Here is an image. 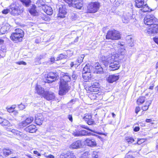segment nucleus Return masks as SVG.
Masks as SVG:
<instances>
[{"label":"nucleus","instance_id":"obj_1","mask_svg":"<svg viewBox=\"0 0 158 158\" xmlns=\"http://www.w3.org/2000/svg\"><path fill=\"white\" fill-rule=\"evenodd\" d=\"M117 55L111 54L110 52H106V54L100 57V60L102 63L106 66L109 65L110 69L111 71H114L118 69L120 66L118 58Z\"/></svg>","mask_w":158,"mask_h":158},{"label":"nucleus","instance_id":"obj_2","mask_svg":"<svg viewBox=\"0 0 158 158\" xmlns=\"http://www.w3.org/2000/svg\"><path fill=\"white\" fill-rule=\"evenodd\" d=\"M23 36V31L20 29H17L15 30V32L11 34L10 39L15 43H18L22 41Z\"/></svg>","mask_w":158,"mask_h":158},{"label":"nucleus","instance_id":"obj_3","mask_svg":"<svg viewBox=\"0 0 158 158\" xmlns=\"http://www.w3.org/2000/svg\"><path fill=\"white\" fill-rule=\"evenodd\" d=\"M93 69V67L89 64H86L83 69L82 73V77L88 81H90L91 80V73L92 72Z\"/></svg>","mask_w":158,"mask_h":158},{"label":"nucleus","instance_id":"obj_4","mask_svg":"<svg viewBox=\"0 0 158 158\" xmlns=\"http://www.w3.org/2000/svg\"><path fill=\"white\" fill-rule=\"evenodd\" d=\"M100 6V3L98 1L91 2L87 6V12L89 13H95L99 10Z\"/></svg>","mask_w":158,"mask_h":158},{"label":"nucleus","instance_id":"obj_5","mask_svg":"<svg viewBox=\"0 0 158 158\" xmlns=\"http://www.w3.org/2000/svg\"><path fill=\"white\" fill-rule=\"evenodd\" d=\"M9 7V12L12 15L14 16L20 15L24 10L23 8L19 7L18 5L15 3H12Z\"/></svg>","mask_w":158,"mask_h":158},{"label":"nucleus","instance_id":"obj_6","mask_svg":"<svg viewBox=\"0 0 158 158\" xmlns=\"http://www.w3.org/2000/svg\"><path fill=\"white\" fill-rule=\"evenodd\" d=\"M70 87L68 83L64 81H60L59 94L60 95H63L67 93L70 89Z\"/></svg>","mask_w":158,"mask_h":158},{"label":"nucleus","instance_id":"obj_7","mask_svg":"<svg viewBox=\"0 0 158 158\" xmlns=\"http://www.w3.org/2000/svg\"><path fill=\"white\" fill-rule=\"evenodd\" d=\"M106 38L112 40H117L120 38V34L118 31L114 29L110 30L107 32Z\"/></svg>","mask_w":158,"mask_h":158},{"label":"nucleus","instance_id":"obj_8","mask_svg":"<svg viewBox=\"0 0 158 158\" xmlns=\"http://www.w3.org/2000/svg\"><path fill=\"white\" fill-rule=\"evenodd\" d=\"M143 20L145 25L150 26L154 23L158 22V19L152 14L147 15L144 18Z\"/></svg>","mask_w":158,"mask_h":158},{"label":"nucleus","instance_id":"obj_9","mask_svg":"<svg viewBox=\"0 0 158 158\" xmlns=\"http://www.w3.org/2000/svg\"><path fill=\"white\" fill-rule=\"evenodd\" d=\"M45 76L46 77V82L47 81L48 83L53 82L58 77L57 73L52 72L49 73L47 75H45Z\"/></svg>","mask_w":158,"mask_h":158},{"label":"nucleus","instance_id":"obj_10","mask_svg":"<svg viewBox=\"0 0 158 158\" xmlns=\"http://www.w3.org/2000/svg\"><path fill=\"white\" fill-rule=\"evenodd\" d=\"M147 31V33L149 35L158 33V24H153L150 26Z\"/></svg>","mask_w":158,"mask_h":158},{"label":"nucleus","instance_id":"obj_11","mask_svg":"<svg viewBox=\"0 0 158 158\" xmlns=\"http://www.w3.org/2000/svg\"><path fill=\"white\" fill-rule=\"evenodd\" d=\"M132 12L131 10L128 12L124 13L122 17L123 22L125 23H127L129 22L130 19L132 18Z\"/></svg>","mask_w":158,"mask_h":158},{"label":"nucleus","instance_id":"obj_12","mask_svg":"<svg viewBox=\"0 0 158 158\" xmlns=\"http://www.w3.org/2000/svg\"><path fill=\"white\" fill-rule=\"evenodd\" d=\"M99 87V84L97 81H94L91 83V85L88 87L86 90L88 93L90 92H96L98 90V88Z\"/></svg>","mask_w":158,"mask_h":158},{"label":"nucleus","instance_id":"obj_13","mask_svg":"<svg viewBox=\"0 0 158 158\" xmlns=\"http://www.w3.org/2000/svg\"><path fill=\"white\" fill-rule=\"evenodd\" d=\"M92 117L90 114H85L83 118V119L89 125L95 124V122L92 119Z\"/></svg>","mask_w":158,"mask_h":158},{"label":"nucleus","instance_id":"obj_14","mask_svg":"<svg viewBox=\"0 0 158 158\" xmlns=\"http://www.w3.org/2000/svg\"><path fill=\"white\" fill-rule=\"evenodd\" d=\"M43 97L48 101H50L54 99L55 98V95L54 93L53 92L46 90L44 92Z\"/></svg>","mask_w":158,"mask_h":158},{"label":"nucleus","instance_id":"obj_15","mask_svg":"<svg viewBox=\"0 0 158 158\" xmlns=\"http://www.w3.org/2000/svg\"><path fill=\"white\" fill-rule=\"evenodd\" d=\"M66 14L65 6L60 5L59 8L58 17L61 18H63L65 17Z\"/></svg>","mask_w":158,"mask_h":158},{"label":"nucleus","instance_id":"obj_16","mask_svg":"<svg viewBox=\"0 0 158 158\" xmlns=\"http://www.w3.org/2000/svg\"><path fill=\"white\" fill-rule=\"evenodd\" d=\"M79 0H73L70 5V6L79 9H81L83 6L82 2H80Z\"/></svg>","mask_w":158,"mask_h":158},{"label":"nucleus","instance_id":"obj_17","mask_svg":"<svg viewBox=\"0 0 158 158\" xmlns=\"http://www.w3.org/2000/svg\"><path fill=\"white\" fill-rule=\"evenodd\" d=\"M44 120V117L41 114H38L35 116V123L38 125H42Z\"/></svg>","mask_w":158,"mask_h":158},{"label":"nucleus","instance_id":"obj_18","mask_svg":"<svg viewBox=\"0 0 158 158\" xmlns=\"http://www.w3.org/2000/svg\"><path fill=\"white\" fill-rule=\"evenodd\" d=\"M35 91L37 94L43 97L44 94V92L46 90H44L40 85H37L35 87Z\"/></svg>","mask_w":158,"mask_h":158},{"label":"nucleus","instance_id":"obj_19","mask_svg":"<svg viewBox=\"0 0 158 158\" xmlns=\"http://www.w3.org/2000/svg\"><path fill=\"white\" fill-rule=\"evenodd\" d=\"M81 146V141L78 140L73 142L69 146L70 149H75L80 148Z\"/></svg>","mask_w":158,"mask_h":158},{"label":"nucleus","instance_id":"obj_20","mask_svg":"<svg viewBox=\"0 0 158 158\" xmlns=\"http://www.w3.org/2000/svg\"><path fill=\"white\" fill-rule=\"evenodd\" d=\"M60 158H76V157L73 153L68 152L66 153H63L61 154Z\"/></svg>","mask_w":158,"mask_h":158},{"label":"nucleus","instance_id":"obj_21","mask_svg":"<svg viewBox=\"0 0 158 158\" xmlns=\"http://www.w3.org/2000/svg\"><path fill=\"white\" fill-rule=\"evenodd\" d=\"M118 46L119 48L118 50V53L119 55H124L126 52V50L124 48L123 44L120 42H118Z\"/></svg>","mask_w":158,"mask_h":158},{"label":"nucleus","instance_id":"obj_22","mask_svg":"<svg viewBox=\"0 0 158 158\" xmlns=\"http://www.w3.org/2000/svg\"><path fill=\"white\" fill-rule=\"evenodd\" d=\"M42 9L48 15H51L53 13V10L52 8L48 6L44 5L43 6Z\"/></svg>","mask_w":158,"mask_h":158},{"label":"nucleus","instance_id":"obj_23","mask_svg":"<svg viewBox=\"0 0 158 158\" xmlns=\"http://www.w3.org/2000/svg\"><path fill=\"white\" fill-rule=\"evenodd\" d=\"M119 78L118 75H110L108 77L107 81L110 83H112L118 80Z\"/></svg>","mask_w":158,"mask_h":158},{"label":"nucleus","instance_id":"obj_24","mask_svg":"<svg viewBox=\"0 0 158 158\" xmlns=\"http://www.w3.org/2000/svg\"><path fill=\"white\" fill-rule=\"evenodd\" d=\"M85 143L90 147H94L96 145V143L94 139H87L85 141Z\"/></svg>","mask_w":158,"mask_h":158},{"label":"nucleus","instance_id":"obj_25","mask_svg":"<svg viewBox=\"0 0 158 158\" xmlns=\"http://www.w3.org/2000/svg\"><path fill=\"white\" fill-rule=\"evenodd\" d=\"M10 28V26L8 24H6L2 27L0 30V33L3 34L9 31Z\"/></svg>","mask_w":158,"mask_h":158},{"label":"nucleus","instance_id":"obj_26","mask_svg":"<svg viewBox=\"0 0 158 158\" xmlns=\"http://www.w3.org/2000/svg\"><path fill=\"white\" fill-rule=\"evenodd\" d=\"M25 130L27 132L33 133L36 131V129L35 126L34 125H31L26 127L25 128Z\"/></svg>","mask_w":158,"mask_h":158},{"label":"nucleus","instance_id":"obj_27","mask_svg":"<svg viewBox=\"0 0 158 158\" xmlns=\"http://www.w3.org/2000/svg\"><path fill=\"white\" fill-rule=\"evenodd\" d=\"M103 69L99 64H97L95 67L94 73L96 74H101L103 72Z\"/></svg>","mask_w":158,"mask_h":158},{"label":"nucleus","instance_id":"obj_28","mask_svg":"<svg viewBox=\"0 0 158 158\" xmlns=\"http://www.w3.org/2000/svg\"><path fill=\"white\" fill-rule=\"evenodd\" d=\"M40 20L42 21V23H44L45 22H48L50 19L49 17L47 15L42 14L41 15L40 18Z\"/></svg>","mask_w":158,"mask_h":158},{"label":"nucleus","instance_id":"obj_29","mask_svg":"<svg viewBox=\"0 0 158 158\" xmlns=\"http://www.w3.org/2000/svg\"><path fill=\"white\" fill-rule=\"evenodd\" d=\"M2 152L3 155L6 156H7L13 153L12 150L8 148L4 149Z\"/></svg>","mask_w":158,"mask_h":158},{"label":"nucleus","instance_id":"obj_30","mask_svg":"<svg viewBox=\"0 0 158 158\" xmlns=\"http://www.w3.org/2000/svg\"><path fill=\"white\" fill-rule=\"evenodd\" d=\"M46 54H43L35 58V62L36 64L41 63L40 60L46 57Z\"/></svg>","mask_w":158,"mask_h":158},{"label":"nucleus","instance_id":"obj_31","mask_svg":"<svg viewBox=\"0 0 158 158\" xmlns=\"http://www.w3.org/2000/svg\"><path fill=\"white\" fill-rule=\"evenodd\" d=\"M126 40L128 44V45L130 47H132L134 45L133 40L130 35H128L126 37Z\"/></svg>","mask_w":158,"mask_h":158},{"label":"nucleus","instance_id":"obj_32","mask_svg":"<svg viewBox=\"0 0 158 158\" xmlns=\"http://www.w3.org/2000/svg\"><path fill=\"white\" fill-rule=\"evenodd\" d=\"M136 6L139 8L142 7L144 4L143 0H135Z\"/></svg>","mask_w":158,"mask_h":158},{"label":"nucleus","instance_id":"obj_33","mask_svg":"<svg viewBox=\"0 0 158 158\" xmlns=\"http://www.w3.org/2000/svg\"><path fill=\"white\" fill-rule=\"evenodd\" d=\"M70 76L68 74H65L61 79H60V81H66V83H67L70 82Z\"/></svg>","mask_w":158,"mask_h":158},{"label":"nucleus","instance_id":"obj_34","mask_svg":"<svg viewBox=\"0 0 158 158\" xmlns=\"http://www.w3.org/2000/svg\"><path fill=\"white\" fill-rule=\"evenodd\" d=\"M36 8V6L34 5H33L29 10V13L33 15H35L37 13Z\"/></svg>","mask_w":158,"mask_h":158},{"label":"nucleus","instance_id":"obj_35","mask_svg":"<svg viewBox=\"0 0 158 158\" xmlns=\"http://www.w3.org/2000/svg\"><path fill=\"white\" fill-rule=\"evenodd\" d=\"M68 56V54H60L56 58V60L58 61L64 59H66Z\"/></svg>","mask_w":158,"mask_h":158},{"label":"nucleus","instance_id":"obj_36","mask_svg":"<svg viewBox=\"0 0 158 158\" xmlns=\"http://www.w3.org/2000/svg\"><path fill=\"white\" fill-rule=\"evenodd\" d=\"M23 5L26 7L28 6L31 3V0H20Z\"/></svg>","mask_w":158,"mask_h":158},{"label":"nucleus","instance_id":"obj_37","mask_svg":"<svg viewBox=\"0 0 158 158\" xmlns=\"http://www.w3.org/2000/svg\"><path fill=\"white\" fill-rule=\"evenodd\" d=\"M151 103V101H147L146 103V105L142 107V109L143 111H146L149 108V106L150 105Z\"/></svg>","mask_w":158,"mask_h":158},{"label":"nucleus","instance_id":"obj_38","mask_svg":"<svg viewBox=\"0 0 158 158\" xmlns=\"http://www.w3.org/2000/svg\"><path fill=\"white\" fill-rule=\"evenodd\" d=\"M84 56H85L83 55L78 57L76 61H75L77 63H78V65H79L80 63L82 62Z\"/></svg>","mask_w":158,"mask_h":158},{"label":"nucleus","instance_id":"obj_39","mask_svg":"<svg viewBox=\"0 0 158 158\" xmlns=\"http://www.w3.org/2000/svg\"><path fill=\"white\" fill-rule=\"evenodd\" d=\"M125 140L128 143H132L134 141V139L132 137L130 136L126 137Z\"/></svg>","mask_w":158,"mask_h":158},{"label":"nucleus","instance_id":"obj_40","mask_svg":"<svg viewBox=\"0 0 158 158\" xmlns=\"http://www.w3.org/2000/svg\"><path fill=\"white\" fill-rule=\"evenodd\" d=\"M12 132L15 135H19L21 137H23V133L17 130L13 129L12 130Z\"/></svg>","mask_w":158,"mask_h":158},{"label":"nucleus","instance_id":"obj_41","mask_svg":"<svg viewBox=\"0 0 158 158\" xmlns=\"http://www.w3.org/2000/svg\"><path fill=\"white\" fill-rule=\"evenodd\" d=\"M145 97H139L137 100V102L138 104H141L143 103L145 100Z\"/></svg>","mask_w":158,"mask_h":158},{"label":"nucleus","instance_id":"obj_42","mask_svg":"<svg viewBox=\"0 0 158 158\" xmlns=\"http://www.w3.org/2000/svg\"><path fill=\"white\" fill-rule=\"evenodd\" d=\"M28 124H29L25 120L19 123V126L20 128H23V127L26 126Z\"/></svg>","mask_w":158,"mask_h":158},{"label":"nucleus","instance_id":"obj_43","mask_svg":"<svg viewBox=\"0 0 158 158\" xmlns=\"http://www.w3.org/2000/svg\"><path fill=\"white\" fill-rule=\"evenodd\" d=\"M80 135V136H82L87 135L88 134L87 131L85 130H82L80 131H79Z\"/></svg>","mask_w":158,"mask_h":158},{"label":"nucleus","instance_id":"obj_44","mask_svg":"<svg viewBox=\"0 0 158 158\" xmlns=\"http://www.w3.org/2000/svg\"><path fill=\"white\" fill-rule=\"evenodd\" d=\"M122 2V0H114V2H113V3H114L116 6H118Z\"/></svg>","mask_w":158,"mask_h":158},{"label":"nucleus","instance_id":"obj_45","mask_svg":"<svg viewBox=\"0 0 158 158\" xmlns=\"http://www.w3.org/2000/svg\"><path fill=\"white\" fill-rule=\"evenodd\" d=\"M34 120L33 118L31 117H30L26 118V120L28 124L31 123Z\"/></svg>","mask_w":158,"mask_h":158},{"label":"nucleus","instance_id":"obj_46","mask_svg":"<svg viewBox=\"0 0 158 158\" xmlns=\"http://www.w3.org/2000/svg\"><path fill=\"white\" fill-rule=\"evenodd\" d=\"M9 123V122L7 120L3 119L2 124V125L8 126Z\"/></svg>","mask_w":158,"mask_h":158},{"label":"nucleus","instance_id":"obj_47","mask_svg":"<svg viewBox=\"0 0 158 158\" xmlns=\"http://www.w3.org/2000/svg\"><path fill=\"white\" fill-rule=\"evenodd\" d=\"M70 66L71 68H73L74 66L76 67V66L78 65V63H77L75 61L71 62L70 64Z\"/></svg>","mask_w":158,"mask_h":158},{"label":"nucleus","instance_id":"obj_48","mask_svg":"<svg viewBox=\"0 0 158 158\" xmlns=\"http://www.w3.org/2000/svg\"><path fill=\"white\" fill-rule=\"evenodd\" d=\"M73 135L74 136H80V135L79 131H76L75 132H73L72 133Z\"/></svg>","mask_w":158,"mask_h":158},{"label":"nucleus","instance_id":"obj_49","mask_svg":"<svg viewBox=\"0 0 158 158\" xmlns=\"http://www.w3.org/2000/svg\"><path fill=\"white\" fill-rule=\"evenodd\" d=\"M81 127L83 128L86 129L87 130H89L91 132H94L93 130H91V129H90L89 127H87V126H86L85 125H82L81 126Z\"/></svg>","mask_w":158,"mask_h":158},{"label":"nucleus","instance_id":"obj_50","mask_svg":"<svg viewBox=\"0 0 158 158\" xmlns=\"http://www.w3.org/2000/svg\"><path fill=\"white\" fill-rule=\"evenodd\" d=\"M7 111L10 113H14L15 112H17V111H15V110H14L12 107H11L9 108L8 109Z\"/></svg>","mask_w":158,"mask_h":158},{"label":"nucleus","instance_id":"obj_51","mask_svg":"<svg viewBox=\"0 0 158 158\" xmlns=\"http://www.w3.org/2000/svg\"><path fill=\"white\" fill-rule=\"evenodd\" d=\"M18 107L20 110H23L25 108V106L23 104H22L19 105Z\"/></svg>","mask_w":158,"mask_h":158},{"label":"nucleus","instance_id":"obj_52","mask_svg":"<svg viewBox=\"0 0 158 158\" xmlns=\"http://www.w3.org/2000/svg\"><path fill=\"white\" fill-rule=\"evenodd\" d=\"M92 157L93 158H98V155L96 152H94L92 155Z\"/></svg>","mask_w":158,"mask_h":158},{"label":"nucleus","instance_id":"obj_53","mask_svg":"<svg viewBox=\"0 0 158 158\" xmlns=\"http://www.w3.org/2000/svg\"><path fill=\"white\" fill-rule=\"evenodd\" d=\"M9 12V9H4L2 11V14H7Z\"/></svg>","mask_w":158,"mask_h":158},{"label":"nucleus","instance_id":"obj_54","mask_svg":"<svg viewBox=\"0 0 158 158\" xmlns=\"http://www.w3.org/2000/svg\"><path fill=\"white\" fill-rule=\"evenodd\" d=\"M72 77L74 80H76L77 77L76 74L75 73L73 72L72 76Z\"/></svg>","mask_w":158,"mask_h":158},{"label":"nucleus","instance_id":"obj_55","mask_svg":"<svg viewBox=\"0 0 158 158\" xmlns=\"http://www.w3.org/2000/svg\"><path fill=\"white\" fill-rule=\"evenodd\" d=\"M16 63L19 65H25L26 64V63L23 61H19V62H18Z\"/></svg>","mask_w":158,"mask_h":158},{"label":"nucleus","instance_id":"obj_56","mask_svg":"<svg viewBox=\"0 0 158 158\" xmlns=\"http://www.w3.org/2000/svg\"><path fill=\"white\" fill-rule=\"evenodd\" d=\"M143 8L141 9V10L144 12L148 11L149 10V8H145V7H143Z\"/></svg>","mask_w":158,"mask_h":158},{"label":"nucleus","instance_id":"obj_57","mask_svg":"<svg viewBox=\"0 0 158 158\" xmlns=\"http://www.w3.org/2000/svg\"><path fill=\"white\" fill-rule=\"evenodd\" d=\"M65 2L68 3L70 6L73 0H63Z\"/></svg>","mask_w":158,"mask_h":158},{"label":"nucleus","instance_id":"obj_58","mask_svg":"<svg viewBox=\"0 0 158 158\" xmlns=\"http://www.w3.org/2000/svg\"><path fill=\"white\" fill-rule=\"evenodd\" d=\"M49 61H50V62L52 63H53L54 62V61L55 60V59L54 57H51L50 59H49Z\"/></svg>","mask_w":158,"mask_h":158},{"label":"nucleus","instance_id":"obj_59","mask_svg":"<svg viewBox=\"0 0 158 158\" xmlns=\"http://www.w3.org/2000/svg\"><path fill=\"white\" fill-rule=\"evenodd\" d=\"M144 142V139H139L138 141L137 142V143L139 145L140 144L142 143H143Z\"/></svg>","mask_w":158,"mask_h":158},{"label":"nucleus","instance_id":"obj_60","mask_svg":"<svg viewBox=\"0 0 158 158\" xmlns=\"http://www.w3.org/2000/svg\"><path fill=\"white\" fill-rule=\"evenodd\" d=\"M68 118L70 121H71V122H72L73 118L72 115L70 114L69 115H68Z\"/></svg>","mask_w":158,"mask_h":158},{"label":"nucleus","instance_id":"obj_61","mask_svg":"<svg viewBox=\"0 0 158 158\" xmlns=\"http://www.w3.org/2000/svg\"><path fill=\"white\" fill-rule=\"evenodd\" d=\"M154 41L158 44V37H155L153 38Z\"/></svg>","mask_w":158,"mask_h":158},{"label":"nucleus","instance_id":"obj_62","mask_svg":"<svg viewBox=\"0 0 158 158\" xmlns=\"http://www.w3.org/2000/svg\"><path fill=\"white\" fill-rule=\"evenodd\" d=\"M139 127H135L134 129V130L135 131L137 132L139 131Z\"/></svg>","mask_w":158,"mask_h":158},{"label":"nucleus","instance_id":"obj_63","mask_svg":"<svg viewBox=\"0 0 158 158\" xmlns=\"http://www.w3.org/2000/svg\"><path fill=\"white\" fill-rule=\"evenodd\" d=\"M140 110V107H136L135 108V112L136 113L138 114V112Z\"/></svg>","mask_w":158,"mask_h":158},{"label":"nucleus","instance_id":"obj_64","mask_svg":"<svg viewBox=\"0 0 158 158\" xmlns=\"http://www.w3.org/2000/svg\"><path fill=\"white\" fill-rule=\"evenodd\" d=\"M47 158H54L53 156L51 155H49L48 156H46Z\"/></svg>","mask_w":158,"mask_h":158}]
</instances>
